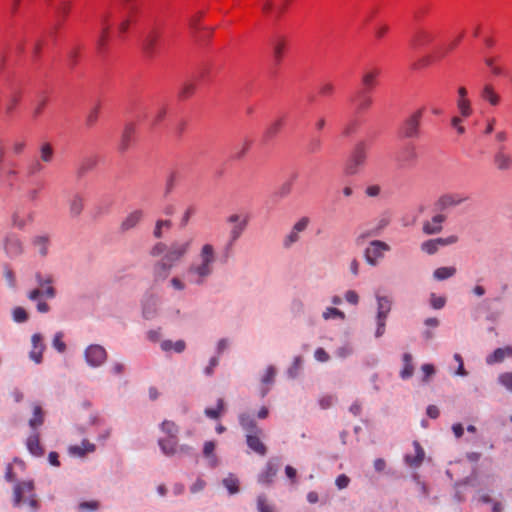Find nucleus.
Masks as SVG:
<instances>
[{
	"mask_svg": "<svg viewBox=\"0 0 512 512\" xmlns=\"http://www.w3.org/2000/svg\"><path fill=\"white\" fill-rule=\"evenodd\" d=\"M158 445L166 456H173L178 452L188 454L191 451L188 445L178 446L177 437L161 438L158 440Z\"/></svg>",
	"mask_w": 512,
	"mask_h": 512,
	"instance_id": "9b49d317",
	"label": "nucleus"
},
{
	"mask_svg": "<svg viewBox=\"0 0 512 512\" xmlns=\"http://www.w3.org/2000/svg\"><path fill=\"white\" fill-rule=\"evenodd\" d=\"M26 445H27L29 452L32 455H34V456H42L43 455L44 450H43L42 446L40 445L38 433L31 434L27 439Z\"/></svg>",
	"mask_w": 512,
	"mask_h": 512,
	"instance_id": "7c9ffc66",
	"label": "nucleus"
},
{
	"mask_svg": "<svg viewBox=\"0 0 512 512\" xmlns=\"http://www.w3.org/2000/svg\"><path fill=\"white\" fill-rule=\"evenodd\" d=\"M381 74V70L378 68L367 69L362 75V84L365 90L368 92L377 85V79Z\"/></svg>",
	"mask_w": 512,
	"mask_h": 512,
	"instance_id": "aec40b11",
	"label": "nucleus"
},
{
	"mask_svg": "<svg viewBox=\"0 0 512 512\" xmlns=\"http://www.w3.org/2000/svg\"><path fill=\"white\" fill-rule=\"evenodd\" d=\"M227 222L232 224L230 239L232 242L239 239L248 224V217L239 214H232L227 218Z\"/></svg>",
	"mask_w": 512,
	"mask_h": 512,
	"instance_id": "ddd939ff",
	"label": "nucleus"
},
{
	"mask_svg": "<svg viewBox=\"0 0 512 512\" xmlns=\"http://www.w3.org/2000/svg\"><path fill=\"white\" fill-rule=\"evenodd\" d=\"M493 164L500 172H506L512 169V155L506 151L505 146L501 145L493 155Z\"/></svg>",
	"mask_w": 512,
	"mask_h": 512,
	"instance_id": "f8f14e48",
	"label": "nucleus"
},
{
	"mask_svg": "<svg viewBox=\"0 0 512 512\" xmlns=\"http://www.w3.org/2000/svg\"><path fill=\"white\" fill-rule=\"evenodd\" d=\"M457 270L453 266L448 267H439L433 272V277L437 281H443L448 278L453 277L456 274Z\"/></svg>",
	"mask_w": 512,
	"mask_h": 512,
	"instance_id": "4c0bfd02",
	"label": "nucleus"
},
{
	"mask_svg": "<svg viewBox=\"0 0 512 512\" xmlns=\"http://www.w3.org/2000/svg\"><path fill=\"white\" fill-rule=\"evenodd\" d=\"M287 5L288 0L278 6H275L271 0H265L262 4V11L267 15H275L276 17H279L285 11Z\"/></svg>",
	"mask_w": 512,
	"mask_h": 512,
	"instance_id": "c756f323",
	"label": "nucleus"
},
{
	"mask_svg": "<svg viewBox=\"0 0 512 512\" xmlns=\"http://www.w3.org/2000/svg\"><path fill=\"white\" fill-rule=\"evenodd\" d=\"M160 347L164 352L173 350L176 353H182L186 348V343L183 340H178L176 342H172L171 340H164L161 342Z\"/></svg>",
	"mask_w": 512,
	"mask_h": 512,
	"instance_id": "f704fd0d",
	"label": "nucleus"
},
{
	"mask_svg": "<svg viewBox=\"0 0 512 512\" xmlns=\"http://www.w3.org/2000/svg\"><path fill=\"white\" fill-rule=\"evenodd\" d=\"M467 200V196L459 193H445L435 202V209L439 212H444L450 208L461 205Z\"/></svg>",
	"mask_w": 512,
	"mask_h": 512,
	"instance_id": "6e6552de",
	"label": "nucleus"
},
{
	"mask_svg": "<svg viewBox=\"0 0 512 512\" xmlns=\"http://www.w3.org/2000/svg\"><path fill=\"white\" fill-rule=\"evenodd\" d=\"M413 446L415 449V455H406L405 462L411 467H418L423 462L425 453L421 445L417 441L413 443Z\"/></svg>",
	"mask_w": 512,
	"mask_h": 512,
	"instance_id": "c85d7f7f",
	"label": "nucleus"
},
{
	"mask_svg": "<svg viewBox=\"0 0 512 512\" xmlns=\"http://www.w3.org/2000/svg\"><path fill=\"white\" fill-rule=\"evenodd\" d=\"M50 244V238L48 235H36L31 240V245L38 253L45 257L48 254V248Z\"/></svg>",
	"mask_w": 512,
	"mask_h": 512,
	"instance_id": "5701e85b",
	"label": "nucleus"
},
{
	"mask_svg": "<svg viewBox=\"0 0 512 512\" xmlns=\"http://www.w3.org/2000/svg\"><path fill=\"white\" fill-rule=\"evenodd\" d=\"M335 400L336 398L333 395H325L319 399V404L321 408L328 409L333 405Z\"/></svg>",
	"mask_w": 512,
	"mask_h": 512,
	"instance_id": "774afa93",
	"label": "nucleus"
},
{
	"mask_svg": "<svg viewBox=\"0 0 512 512\" xmlns=\"http://www.w3.org/2000/svg\"><path fill=\"white\" fill-rule=\"evenodd\" d=\"M85 199L80 194H75L69 201V214L72 218H77L81 215L84 209Z\"/></svg>",
	"mask_w": 512,
	"mask_h": 512,
	"instance_id": "393cba45",
	"label": "nucleus"
},
{
	"mask_svg": "<svg viewBox=\"0 0 512 512\" xmlns=\"http://www.w3.org/2000/svg\"><path fill=\"white\" fill-rule=\"evenodd\" d=\"M34 485L32 481H23L17 483L13 490V504L19 507L22 503L28 501L32 510H37L38 502L33 494Z\"/></svg>",
	"mask_w": 512,
	"mask_h": 512,
	"instance_id": "20e7f679",
	"label": "nucleus"
},
{
	"mask_svg": "<svg viewBox=\"0 0 512 512\" xmlns=\"http://www.w3.org/2000/svg\"><path fill=\"white\" fill-rule=\"evenodd\" d=\"M223 485L230 494H236L239 492V480L234 474H229L222 480Z\"/></svg>",
	"mask_w": 512,
	"mask_h": 512,
	"instance_id": "ea45409f",
	"label": "nucleus"
},
{
	"mask_svg": "<svg viewBox=\"0 0 512 512\" xmlns=\"http://www.w3.org/2000/svg\"><path fill=\"white\" fill-rule=\"evenodd\" d=\"M386 225V223H383L382 226H380L379 228L377 229H373L371 231H367V232H363L361 234H359L356 238V243L358 245L362 244L364 242V240L367 238V237H370V236H377L379 233H380V230Z\"/></svg>",
	"mask_w": 512,
	"mask_h": 512,
	"instance_id": "bf43d9fd",
	"label": "nucleus"
},
{
	"mask_svg": "<svg viewBox=\"0 0 512 512\" xmlns=\"http://www.w3.org/2000/svg\"><path fill=\"white\" fill-rule=\"evenodd\" d=\"M44 422V413L40 405L34 404L33 405V416L29 420V426L32 429H37L40 427Z\"/></svg>",
	"mask_w": 512,
	"mask_h": 512,
	"instance_id": "c9c22d12",
	"label": "nucleus"
},
{
	"mask_svg": "<svg viewBox=\"0 0 512 512\" xmlns=\"http://www.w3.org/2000/svg\"><path fill=\"white\" fill-rule=\"evenodd\" d=\"M96 449L95 445L88 440H83L80 445L69 447V453L74 456L83 457L87 453H92Z\"/></svg>",
	"mask_w": 512,
	"mask_h": 512,
	"instance_id": "cd10ccee",
	"label": "nucleus"
},
{
	"mask_svg": "<svg viewBox=\"0 0 512 512\" xmlns=\"http://www.w3.org/2000/svg\"><path fill=\"white\" fill-rule=\"evenodd\" d=\"M39 152L40 160L44 163H50L54 158V150L50 143H43Z\"/></svg>",
	"mask_w": 512,
	"mask_h": 512,
	"instance_id": "37998d69",
	"label": "nucleus"
},
{
	"mask_svg": "<svg viewBox=\"0 0 512 512\" xmlns=\"http://www.w3.org/2000/svg\"><path fill=\"white\" fill-rule=\"evenodd\" d=\"M378 313L377 318H387L391 309V302L387 297H378Z\"/></svg>",
	"mask_w": 512,
	"mask_h": 512,
	"instance_id": "a19ab883",
	"label": "nucleus"
},
{
	"mask_svg": "<svg viewBox=\"0 0 512 512\" xmlns=\"http://www.w3.org/2000/svg\"><path fill=\"white\" fill-rule=\"evenodd\" d=\"M413 358L410 353L403 355V368L400 371V377L404 380L409 379L414 373Z\"/></svg>",
	"mask_w": 512,
	"mask_h": 512,
	"instance_id": "72a5a7b5",
	"label": "nucleus"
},
{
	"mask_svg": "<svg viewBox=\"0 0 512 512\" xmlns=\"http://www.w3.org/2000/svg\"><path fill=\"white\" fill-rule=\"evenodd\" d=\"M195 212H196V209L193 206L187 207V209L184 211V213L181 217V221H180V226L182 228H184L188 225L190 218L195 214Z\"/></svg>",
	"mask_w": 512,
	"mask_h": 512,
	"instance_id": "680f3d73",
	"label": "nucleus"
},
{
	"mask_svg": "<svg viewBox=\"0 0 512 512\" xmlns=\"http://www.w3.org/2000/svg\"><path fill=\"white\" fill-rule=\"evenodd\" d=\"M432 38L433 36L430 32L426 30H419L414 34L411 40V45L415 48H418L428 44Z\"/></svg>",
	"mask_w": 512,
	"mask_h": 512,
	"instance_id": "2f4dec72",
	"label": "nucleus"
},
{
	"mask_svg": "<svg viewBox=\"0 0 512 512\" xmlns=\"http://www.w3.org/2000/svg\"><path fill=\"white\" fill-rule=\"evenodd\" d=\"M216 261L217 253L215 247L210 243L203 244L199 250L197 260L187 267L184 279H186L189 285H205L214 273Z\"/></svg>",
	"mask_w": 512,
	"mask_h": 512,
	"instance_id": "f03ea898",
	"label": "nucleus"
},
{
	"mask_svg": "<svg viewBox=\"0 0 512 512\" xmlns=\"http://www.w3.org/2000/svg\"><path fill=\"white\" fill-rule=\"evenodd\" d=\"M30 222H32L31 215L25 218L18 211H15L11 216L12 226L18 230H24Z\"/></svg>",
	"mask_w": 512,
	"mask_h": 512,
	"instance_id": "e433bc0d",
	"label": "nucleus"
},
{
	"mask_svg": "<svg viewBox=\"0 0 512 512\" xmlns=\"http://www.w3.org/2000/svg\"><path fill=\"white\" fill-rule=\"evenodd\" d=\"M322 317L325 320H329V319H332V318H339L341 320H344L346 316H345V313L342 312L341 310H339L337 308H333V307H328L323 312Z\"/></svg>",
	"mask_w": 512,
	"mask_h": 512,
	"instance_id": "3c124183",
	"label": "nucleus"
},
{
	"mask_svg": "<svg viewBox=\"0 0 512 512\" xmlns=\"http://www.w3.org/2000/svg\"><path fill=\"white\" fill-rule=\"evenodd\" d=\"M496 60L497 58L487 57L485 58L484 62L490 68L493 75L502 76L504 75V70L499 65H496Z\"/></svg>",
	"mask_w": 512,
	"mask_h": 512,
	"instance_id": "603ef678",
	"label": "nucleus"
},
{
	"mask_svg": "<svg viewBox=\"0 0 512 512\" xmlns=\"http://www.w3.org/2000/svg\"><path fill=\"white\" fill-rule=\"evenodd\" d=\"M257 508L259 512H274V507L270 504L264 495L257 498Z\"/></svg>",
	"mask_w": 512,
	"mask_h": 512,
	"instance_id": "864d4df0",
	"label": "nucleus"
},
{
	"mask_svg": "<svg viewBox=\"0 0 512 512\" xmlns=\"http://www.w3.org/2000/svg\"><path fill=\"white\" fill-rule=\"evenodd\" d=\"M224 409V401L223 399H218L216 408H206L205 415L211 419H218L222 410Z\"/></svg>",
	"mask_w": 512,
	"mask_h": 512,
	"instance_id": "8fccbe9b",
	"label": "nucleus"
},
{
	"mask_svg": "<svg viewBox=\"0 0 512 512\" xmlns=\"http://www.w3.org/2000/svg\"><path fill=\"white\" fill-rule=\"evenodd\" d=\"M498 382L508 391L512 392V372H505L498 376Z\"/></svg>",
	"mask_w": 512,
	"mask_h": 512,
	"instance_id": "6e6d98bb",
	"label": "nucleus"
},
{
	"mask_svg": "<svg viewBox=\"0 0 512 512\" xmlns=\"http://www.w3.org/2000/svg\"><path fill=\"white\" fill-rule=\"evenodd\" d=\"M99 508L98 501H84L78 505V512H92Z\"/></svg>",
	"mask_w": 512,
	"mask_h": 512,
	"instance_id": "5fc2aeb1",
	"label": "nucleus"
},
{
	"mask_svg": "<svg viewBox=\"0 0 512 512\" xmlns=\"http://www.w3.org/2000/svg\"><path fill=\"white\" fill-rule=\"evenodd\" d=\"M390 249V246L386 242L373 240L365 248L363 256L368 265L375 267L385 257V254L390 251Z\"/></svg>",
	"mask_w": 512,
	"mask_h": 512,
	"instance_id": "39448f33",
	"label": "nucleus"
},
{
	"mask_svg": "<svg viewBox=\"0 0 512 512\" xmlns=\"http://www.w3.org/2000/svg\"><path fill=\"white\" fill-rule=\"evenodd\" d=\"M309 225V218L302 217L292 227L289 234L284 238L283 245L285 248L291 247L299 240V234L303 232Z\"/></svg>",
	"mask_w": 512,
	"mask_h": 512,
	"instance_id": "4468645a",
	"label": "nucleus"
},
{
	"mask_svg": "<svg viewBox=\"0 0 512 512\" xmlns=\"http://www.w3.org/2000/svg\"><path fill=\"white\" fill-rule=\"evenodd\" d=\"M284 123H285V118L284 117H280V118L276 119L266 129V132H265L266 136L267 137H273L274 135H276L281 130V128L283 127Z\"/></svg>",
	"mask_w": 512,
	"mask_h": 512,
	"instance_id": "49530a36",
	"label": "nucleus"
},
{
	"mask_svg": "<svg viewBox=\"0 0 512 512\" xmlns=\"http://www.w3.org/2000/svg\"><path fill=\"white\" fill-rule=\"evenodd\" d=\"M187 284H189L186 279L185 280H182L181 278L179 277H173L171 280H170V285L175 289V290H178V291H183L185 290Z\"/></svg>",
	"mask_w": 512,
	"mask_h": 512,
	"instance_id": "338daca9",
	"label": "nucleus"
},
{
	"mask_svg": "<svg viewBox=\"0 0 512 512\" xmlns=\"http://www.w3.org/2000/svg\"><path fill=\"white\" fill-rule=\"evenodd\" d=\"M171 228L170 220H158L155 224V228L153 231V235L157 239H161L163 237V230H169Z\"/></svg>",
	"mask_w": 512,
	"mask_h": 512,
	"instance_id": "de8ad7c7",
	"label": "nucleus"
},
{
	"mask_svg": "<svg viewBox=\"0 0 512 512\" xmlns=\"http://www.w3.org/2000/svg\"><path fill=\"white\" fill-rule=\"evenodd\" d=\"M62 337V332H58L53 338V347L60 353H63L66 350V344L62 341Z\"/></svg>",
	"mask_w": 512,
	"mask_h": 512,
	"instance_id": "052dcab7",
	"label": "nucleus"
},
{
	"mask_svg": "<svg viewBox=\"0 0 512 512\" xmlns=\"http://www.w3.org/2000/svg\"><path fill=\"white\" fill-rule=\"evenodd\" d=\"M161 430L169 437H177L179 432L178 426L174 422L168 420L162 422Z\"/></svg>",
	"mask_w": 512,
	"mask_h": 512,
	"instance_id": "09e8293b",
	"label": "nucleus"
},
{
	"mask_svg": "<svg viewBox=\"0 0 512 512\" xmlns=\"http://www.w3.org/2000/svg\"><path fill=\"white\" fill-rule=\"evenodd\" d=\"M84 356L88 365L91 367H99L106 361L107 352L104 347L92 344L86 348Z\"/></svg>",
	"mask_w": 512,
	"mask_h": 512,
	"instance_id": "9d476101",
	"label": "nucleus"
},
{
	"mask_svg": "<svg viewBox=\"0 0 512 512\" xmlns=\"http://www.w3.org/2000/svg\"><path fill=\"white\" fill-rule=\"evenodd\" d=\"M31 342L32 350L30 351L29 356L31 360H33L36 364H39L42 362V354L45 349L42 336L38 333L33 334Z\"/></svg>",
	"mask_w": 512,
	"mask_h": 512,
	"instance_id": "a211bd4d",
	"label": "nucleus"
},
{
	"mask_svg": "<svg viewBox=\"0 0 512 512\" xmlns=\"http://www.w3.org/2000/svg\"><path fill=\"white\" fill-rule=\"evenodd\" d=\"M446 299L442 296H436L435 294H431L430 304L434 309H441L445 306Z\"/></svg>",
	"mask_w": 512,
	"mask_h": 512,
	"instance_id": "69168bd1",
	"label": "nucleus"
},
{
	"mask_svg": "<svg viewBox=\"0 0 512 512\" xmlns=\"http://www.w3.org/2000/svg\"><path fill=\"white\" fill-rule=\"evenodd\" d=\"M193 238L176 240L167 246L163 242H157L152 246L149 254L152 257L162 256L153 267V274L156 280L166 279L172 268L177 265L191 250Z\"/></svg>",
	"mask_w": 512,
	"mask_h": 512,
	"instance_id": "f257e3e1",
	"label": "nucleus"
},
{
	"mask_svg": "<svg viewBox=\"0 0 512 512\" xmlns=\"http://www.w3.org/2000/svg\"><path fill=\"white\" fill-rule=\"evenodd\" d=\"M278 471L277 463L274 460H269L266 463L264 470L258 475V482L262 485H269L273 482L274 477Z\"/></svg>",
	"mask_w": 512,
	"mask_h": 512,
	"instance_id": "6ab92c4d",
	"label": "nucleus"
},
{
	"mask_svg": "<svg viewBox=\"0 0 512 512\" xmlns=\"http://www.w3.org/2000/svg\"><path fill=\"white\" fill-rule=\"evenodd\" d=\"M246 444L248 448L259 456H265L267 454V447L262 441L263 432L262 433H250L245 434Z\"/></svg>",
	"mask_w": 512,
	"mask_h": 512,
	"instance_id": "dca6fc26",
	"label": "nucleus"
},
{
	"mask_svg": "<svg viewBox=\"0 0 512 512\" xmlns=\"http://www.w3.org/2000/svg\"><path fill=\"white\" fill-rule=\"evenodd\" d=\"M134 126L132 124H127L123 130L120 148L121 150H126L132 140L134 134Z\"/></svg>",
	"mask_w": 512,
	"mask_h": 512,
	"instance_id": "79ce46f5",
	"label": "nucleus"
},
{
	"mask_svg": "<svg viewBox=\"0 0 512 512\" xmlns=\"http://www.w3.org/2000/svg\"><path fill=\"white\" fill-rule=\"evenodd\" d=\"M480 97L492 106H497L500 103V96L491 84H485L482 87Z\"/></svg>",
	"mask_w": 512,
	"mask_h": 512,
	"instance_id": "4be33fe9",
	"label": "nucleus"
},
{
	"mask_svg": "<svg viewBox=\"0 0 512 512\" xmlns=\"http://www.w3.org/2000/svg\"><path fill=\"white\" fill-rule=\"evenodd\" d=\"M4 278L10 288L16 287V277L12 269L6 267L4 269Z\"/></svg>",
	"mask_w": 512,
	"mask_h": 512,
	"instance_id": "0e129e2a",
	"label": "nucleus"
},
{
	"mask_svg": "<svg viewBox=\"0 0 512 512\" xmlns=\"http://www.w3.org/2000/svg\"><path fill=\"white\" fill-rule=\"evenodd\" d=\"M369 145L366 141H359L347 160L344 173L348 176L356 175L360 169L365 165L368 157Z\"/></svg>",
	"mask_w": 512,
	"mask_h": 512,
	"instance_id": "7ed1b4c3",
	"label": "nucleus"
},
{
	"mask_svg": "<svg viewBox=\"0 0 512 512\" xmlns=\"http://www.w3.org/2000/svg\"><path fill=\"white\" fill-rule=\"evenodd\" d=\"M273 56L277 63H279L282 59L284 50H285V42L283 39H277L272 44Z\"/></svg>",
	"mask_w": 512,
	"mask_h": 512,
	"instance_id": "c03bdc74",
	"label": "nucleus"
},
{
	"mask_svg": "<svg viewBox=\"0 0 512 512\" xmlns=\"http://www.w3.org/2000/svg\"><path fill=\"white\" fill-rule=\"evenodd\" d=\"M215 447L216 445L215 442L213 441L205 442L203 447V454L208 459L209 466L211 468H215L218 466V458L214 454Z\"/></svg>",
	"mask_w": 512,
	"mask_h": 512,
	"instance_id": "473e14b6",
	"label": "nucleus"
},
{
	"mask_svg": "<svg viewBox=\"0 0 512 512\" xmlns=\"http://www.w3.org/2000/svg\"><path fill=\"white\" fill-rule=\"evenodd\" d=\"M468 92L465 87L458 88V99H457V108L462 117H469L472 115L473 110L471 107V102L467 97Z\"/></svg>",
	"mask_w": 512,
	"mask_h": 512,
	"instance_id": "f3484780",
	"label": "nucleus"
},
{
	"mask_svg": "<svg viewBox=\"0 0 512 512\" xmlns=\"http://www.w3.org/2000/svg\"><path fill=\"white\" fill-rule=\"evenodd\" d=\"M447 216L442 212L434 215L431 220L425 221L422 226V231L425 235H435L443 230V223L446 221Z\"/></svg>",
	"mask_w": 512,
	"mask_h": 512,
	"instance_id": "2eb2a0df",
	"label": "nucleus"
},
{
	"mask_svg": "<svg viewBox=\"0 0 512 512\" xmlns=\"http://www.w3.org/2000/svg\"><path fill=\"white\" fill-rule=\"evenodd\" d=\"M3 250L7 257L14 259L23 255L25 249L21 238L14 233H9L3 239Z\"/></svg>",
	"mask_w": 512,
	"mask_h": 512,
	"instance_id": "0eeeda50",
	"label": "nucleus"
},
{
	"mask_svg": "<svg viewBox=\"0 0 512 512\" xmlns=\"http://www.w3.org/2000/svg\"><path fill=\"white\" fill-rule=\"evenodd\" d=\"M512 357V347L506 346L503 348H497L492 354L486 358L488 364H494L502 362L505 358Z\"/></svg>",
	"mask_w": 512,
	"mask_h": 512,
	"instance_id": "bb28decb",
	"label": "nucleus"
},
{
	"mask_svg": "<svg viewBox=\"0 0 512 512\" xmlns=\"http://www.w3.org/2000/svg\"><path fill=\"white\" fill-rule=\"evenodd\" d=\"M161 31L157 28H152L143 37L142 49L146 55L152 57L156 55L160 47Z\"/></svg>",
	"mask_w": 512,
	"mask_h": 512,
	"instance_id": "1a4fd4ad",
	"label": "nucleus"
},
{
	"mask_svg": "<svg viewBox=\"0 0 512 512\" xmlns=\"http://www.w3.org/2000/svg\"><path fill=\"white\" fill-rule=\"evenodd\" d=\"M424 109L420 108L414 111L402 124L400 133L403 138H418L420 135V123Z\"/></svg>",
	"mask_w": 512,
	"mask_h": 512,
	"instance_id": "423d86ee",
	"label": "nucleus"
},
{
	"mask_svg": "<svg viewBox=\"0 0 512 512\" xmlns=\"http://www.w3.org/2000/svg\"><path fill=\"white\" fill-rule=\"evenodd\" d=\"M13 320L17 323H23L28 319L27 312L22 307H15L12 311Z\"/></svg>",
	"mask_w": 512,
	"mask_h": 512,
	"instance_id": "4d7b16f0",
	"label": "nucleus"
},
{
	"mask_svg": "<svg viewBox=\"0 0 512 512\" xmlns=\"http://www.w3.org/2000/svg\"><path fill=\"white\" fill-rule=\"evenodd\" d=\"M239 423L241 427L244 429L245 434H250L253 432L262 433V429L258 427L253 417L246 413L240 414Z\"/></svg>",
	"mask_w": 512,
	"mask_h": 512,
	"instance_id": "a878e982",
	"label": "nucleus"
},
{
	"mask_svg": "<svg viewBox=\"0 0 512 512\" xmlns=\"http://www.w3.org/2000/svg\"><path fill=\"white\" fill-rule=\"evenodd\" d=\"M142 217H143L142 210H134V211L130 212L121 222V225H120L121 231L126 232L130 229H133L142 220Z\"/></svg>",
	"mask_w": 512,
	"mask_h": 512,
	"instance_id": "412c9836",
	"label": "nucleus"
},
{
	"mask_svg": "<svg viewBox=\"0 0 512 512\" xmlns=\"http://www.w3.org/2000/svg\"><path fill=\"white\" fill-rule=\"evenodd\" d=\"M275 376L276 369L273 366H268L261 381L265 385H272L274 383Z\"/></svg>",
	"mask_w": 512,
	"mask_h": 512,
	"instance_id": "13d9d810",
	"label": "nucleus"
},
{
	"mask_svg": "<svg viewBox=\"0 0 512 512\" xmlns=\"http://www.w3.org/2000/svg\"><path fill=\"white\" fill-rule=\"evenodd\" d=\"M440 242L438 238L429 239L421 243L420 249L422 252L428 255H434L440 248Z\"/></svg>",
	"mask_w": 512,
	"mask_h": 512,
	"instance_id": "58836bf2",
	"label": "nucleus"
},
{
	"mask_svg": "<svg viewBox=\"0 0 512 512\" xmlns=\"http://www.w3.org/2000/svg\"><path fill=\"white\" fill-rule=\"evenodd\" d=\"M417 159V152L414 146L408 145L403 148L400 160L403 162H413Z\"/></svg>",
	"mask_w": 512,
	"mask_h": 512,
	"instance_id": "a18cd8bd",
	"label": "nucleus"
},
{
	"mask_svg": "<svg viewBox=\"0 0 512 512\" xmlns=\"http://www.w3.org/2000/svg\"><path fill=\"white\" fill-rule=\"evenodd\" d=\"M99 115V105H96L94 108L91 109V111L88 113L86 117V124L87 126H93L98 119Z\"/></svg>",
	"mask_w": 512,
	"mask_h": 512,
	"instance_id": "e2e57ef3",
	"label": "nucleus"
},
{
	"mask_svg": "<svg viewBox=\"0 0 512 512\" xmlns=\"http://www.w3.org/2000/svg\"><path fill=\"white\" fill-rule=\"evenodd\" d=\"M110 17H111V14L108 12L104 13L100 16V22H101L102 29H101V34L97 41V45L100 50L105 47L106 42H107L108 33H109V29H110V25H109Z\"/></svg>",
	"mask_w": 512,
	"mask_h": 512,
	"instance_id": "b1692460",
	"label": "nucleus"
}]
</instances>
